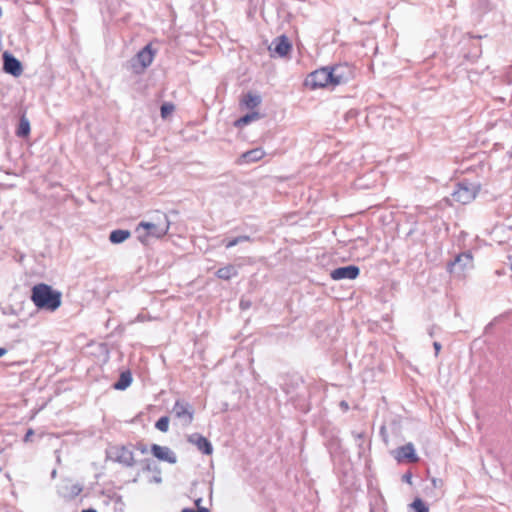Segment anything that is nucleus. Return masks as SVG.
Instances as JSON below:
<instances>
[{
  "label": "nucleus",
  "instance_id": "f257e3e1",
  "mask_svg": "<svg viewBox=\"0 0 512 512\" xmlns=\"http://www.w3.org/2000/svg\"><path fill=\"white\" fill-rule=\"evenodd\" d=\"M351 75L352 72L347 65L323 67L310 73L305 85L312 89L323 88L329 85L337 86L346 83Z\"/></svg>",
  "mask_w": 512,
  "mask_h": 512
},
{
  "label": "nucleus",
  "instance_id": "f03ea898",
  "mask_svg": "<svg viewBox=\"0 0 512 512\" xmlns=\"http://www.w3.org/2000/svg\"><path fill=\"white\" fill-rule=\"evenodd\" d=\"M61 297L59 291L44 283L34 285L31 290V301L40 310L56 311L61 306Z\"/></svg>",
  "mask_w": 512,
  "mask_h": 512
},
{
  "label": "nucleus",
  "instance_id": "7ed1b4c3",
  "mask_svg": "<svg viewBox=\"0 0 512 512\" xmlns=\"http://www.w3.org/2000/svg\"><path fill=\"white\" fill-rule=\"evenodd\" d=\"M170 221L165 214L158 216L156 222H140L136 227L138 240L144 244H150L152 239H159L168 233Z\"/></svg>",
  "mask_w": 512,
  "mask_h": 512
},
{
  "label": "nucleus",
  "instance_id": "20e7f679",
  "mask_svg": "<svg viewBox=\"0 0 512 512\" xmlns=\"http://www.w3.org/2000/svg\"><path fill=\"white\" fill-rule=\"evenodd\" d=\"M481 185L478 182L463 180L456 185L455 190L451 194L454 202L460 204L471 203L480 191Z\"/></svg>",
  "mask_w": 512,
  "mask_h": 512
},
{
  "label": "nucleus",
  "instance_id": "39448f33",
  "mask_svg": "<svg viewBox=\"0 0 512 512\" xmlns=\"http://www.w3.org/2000/svg\"><path fill=\"white\" fill-rule=\"evenodd\" d=\"M172 414L183 426H189L194 419V409L191 404L184 400H177L172 408Z\"/></svg>",
  "mask_w": 512,
  "mask_h": 512
},
{
  "label": "nucleus",
  "instance_id": "423d86ee",
  "mask_svg": "<svg viewBox=\"0 0 512 512\" xmlns=\"http://www.w3.org/2000/svg\"><path fill=\"white\" fill-rule=\"evenodd\" d=\"M153 59H154V53L151 49V46L146 45L131 60L132 68L136 72L143 71L145 68H147L152 63Z\"/></svg>",
  "mask_w": 512,
  "mask_h": 512
},
{
  "label": "nucleus",
  "instance_id": "0eeeda50",
  "mask_svg": "<svg viewBox=\"0 0 512 512\" xmlns=\"http://www.w3.org/2000/svg\"><path fill=\"white\" fill-rule=\"evenodd\" d=\"M473 267V258L470 253H463L458 255L453 262L448 265V271L458 275H463L464 272Z\"/></svg>",
  "mask_w": 512,
  "mask_h": 512
},
{
  "label": "nucleus",
  "instance_id": "6e6552de",
  "mask_svg": "<svg viewBox=\"0 0 512 512\" xmlns=\"http://www.w3.org/2000/svg\"><path fill=\"white\" fill-rule=\"evenodd\" d=\"M3 69L6 73L11 74L14 77H18L22 74L23 68L21 62L16 59L13 55L8 52L3 54Z\"/></svg>",
  "mask_w": 512,
  "mask_h": 512
},
{
  "label": "nucleus",
  "instance_id": "1a4fd4ad",
  "mask_svg": "<svg viewBox=\"0 0 512 512\" xmlns=\"http://www.w3.org/2000/svg\"><path fill=\"white\" fill-rule=\"evenodd\" d=\"M269 49L272 53L284 57L290 52L291 43L285 35H281L272 41Z\"/></svg>",
  "mask_w": 512,
  "mask_h": 512
},
{
  "label": "nucleus",
  "instance_id": "9d476101",
  "mask_svg": "<svg viewBox=\"0 0 512 512\" xmlns=\"http://www.w3.org/2000/svg\"><path fill=\"white\" fill-rule=\"evenodd\" d=\"M151 452L161 461H166L170 464H175L177 462L176 454L169 447L153 444L151 446Z\"/></svg>",
  "mask_w": 512,
  "mask_h": 512
},
{
  "label": "nucleus",
  "instance_id": "9b49d317",
  "mask_svg": "<svg viewBox=\"0 0 512 512\" xmlns=\"http://www.w3.org/2000/svg\"><path fill=\"white\" fill-rule=\"evenodd\" d=\"M359 268L354 265L339 267L331 271V278L334 280L355 279L359 275Z\"/></svg>",
  "mask_w": 512,
  "mask_h": 512
},
{
  "label": "nucleus",
  "instance_id": "f8f14e48",
  "mask_svg": "<svg viewBox=\"0 0 512 512\" xmlns=\"http://www.w3.org/2000/svg\"><path fill=\"white\" fill-rule=\"evenodd\" d=\"M188 442L195 445L203 454L211 455L213 452V447L210 441L198 433L189 435Z\"/></svg>",
  "mask_w": 512,
  "mask_h": 512
},
{
  "label": "nucleus",
  "instance_id": "ddd939ff",
  "mask_svg": "<svg viewBox=\"0 0 512 512\" xmlns=\"http://www.w3.org/2000/svg\"><path fill=\"white\" fill-rule=\"evenodd\" d=\"M396 458L399 461L407 460L409 462H417L418 456L415 453V448L412 443H408L397 450Z\"/></svg>",
  "mask_w": 512,
  "mask_h": 512
},
{
  "label": "nucleus",
  "instance_id": "4468645a",
  "mask_svg": "<svg viewBox=\"0 0 512 512\" xmlns=\"http://www.w3.org/2000/svg\"><path fill=\"white\" fill-rule=\"evenodd\" d=\"M82 486L79 483L72 481H66L60 490L61 495L64 498L73 499L82 492Z\"/></svg>",
  "mask_w": 512,
  "mask_h": 512
},
{
  "label": "nucleus",
  "instance_id": "2eb2a0df",
  "mask_svg": "<svg viewBox=\"0 0 512 512\" xmlns=\"http://www.w3.org/2000/svg\"><path fill=\"white\" fill-rule=\"evenodd\" d=\"M261 102L262 98L259 94L249 92L242 97L240 100V105L246 109L255 111L254 109L258 107Z\"/></svg>",
  "mask_w": 512,
  "mask_h": 512
},
{
  "label": "nucleus",
  "instance_id": "dca6fc26",
  "mask_svg": "<svg viewBox=\"0 0 512 512\" xmlns=\"http://www.w3.org/2000/svg\"><path fill=\"white\" fill-rule=\"evenodd\" d=\"M265 152L261 148H255L242 154V161L245 163L256 162L262 159Z\"/></svg>",
  "mask_w": 512,
  "mask_h": 512
},
{
  "label": "nucleus",
  "instance_id": "f3484780",
  "mask_svg": "<svg viewBox=\"0 0 512 512\" xmlns=\"http://www.w3.org/2000/svg\"><path fill=\"white\" fill-rule=\"evenodd\" d=\"M260 118H261V115H260L259 112L251 111L250 113H248V114L244 115L243 117L237 119L234 122V126L238 127V128H242V127L250 124L251 122L259 120Z\"/></svg>",
  "mask_w": 512,
  "mask_h": 512
},
{
  "label": "nucleus",
  "instance_id": "a211bd4d",
  "mask_svg": "<svg viewBox=\"0 0 512 512\" xmlns=\"http://www.w3.org/2000/svg\"><path fill=\"white\" fill-rule=\"evenodd\" d=\"M216 275L223 280H229L237 275V269L233 265H227L217 270Z\"/></svg>",
  "mask_w": 512,
  "mask_h": 512
},
{
  "label": "nucleus",
  "instance_id": "6ab92c4d",
  "mask_svg": "<svg viewBox=\"0 0 512 512\" xmlns=\"http://www.w3.org/2000/svg\"><path fill=\"white\" fill-rule=\"evenodd\" d=\"M130 237V232L128 230H114L110 233L109 240L114 244H119L124 242Z\"/></svg>",
  "mask_w": 512,
  "mask_h": 512
},
{
  "label": "nucleus",
  "instance_id": "aec40b11",
  "mask_svg": "<svg viewBox=\"0 0 512 512\" xmlns=\"http://www.w3.org/2000/svg\"><path fill=\"white\" fill-rule=\"evenodd\" d=\"M131 382V373L129 371H126L121 373L119 380L113 386L117 390H125L127 387L130 386Z\"/></svg>",
  "mask_w": 512,
  "mask_h": 512
},
{
  "label": "nucleus",
  "instance_id": "412c9836",
  "mask_svg": "<svg viewBox=\"0 0 512 512\" xmlns=\"http://www.w3.org/2000/svg\"><path fill=\"white\" fill-rule=\"evenodd\" d=\"M29 133H30V122L25 116H22L20 118L16 134L19 137H27L29 135Z\"/></svg>",
  "mask_w": 512,
  "mask_h": 512
},
{
  "label": "nucleus",
  "instance_id": "4be33fe9",
  "mask_svg": "<svg viewBox=\"0 0 512 512\" xmlns=\"http://www.w3.org/2000/svg\"><path fill=\"white\" fill-rule=\"evenodd\" d=\"M118 461L126 466H132L134 464L133 455L126 448H121V454L118 456Z\"/></svg>",
  "mask_w": 512,
  "mask_h": 512
},
{
  "label": "nucleus",
  "instance_id": "5701e85b",
  "mask_svg": "<svg viewBox=\"0 0 512 512\" xmlns=\"http://www.w3.org/2000/svg\"><path fill=\"white\" fill-rule=\"evenodd\" d=\"M246 241H251L250 236H247V235L238 236V237H235V238L225 242V247L226 248H231V247H234L235 245H237V244H239L241 242H246Z\"/></svg>",
  "mask_w": 512,
  "mask_h": 512
},
{
  "label": "nucleus",
  "instance_id": "b1692460",
  "mask_svg": "<svg viewBox=\"0 0 512 512\" xmlns=\"http://www.w3.org/2000/svg\"><path fill=\"white\" fill-rule=\"evenodd\" d=\"M169 421V417L167 416L160 417L157 420L155 427L161 432H167L169 429Z\"/></svg>",
  "mask_w": 512,
  "mask_h": 512
},
{
  "label": "nucleus",
  "instance_id": "393cba45",
  "mask_svg": "<svg viewBox=\"0 0 512 512\" xmlns=\"http://www.w3.org/2000/svg\"><path fill=\"white\" fill-rule=\"evenodd\" d=\"M412 508L415 510V512H428V507L425 505V503L417 498L413 501L411 504Z\"/></svg>",
  "mask_w": 512,
  "mask_h": 512
},
{
  "label": "nucleus",
  "instance_id": "a878e982",
  "mask_svg": "<svg viewBox=\"0 0 512 512\" xmlns=\"http://www.w3.org/2000/svg\"><path fill=\"white\" fill-rule=\"evenodd\" d=\"M174 111V105L171 103H164L161 106V116L162 118H167Z\"/></svg>",
  "mask_w": 512,
  "mask_h": 512
},
{
  "label": "nucleus",
  "instance_id": "bb28decb",
  "mask_svg": "<svg viewBox=\"0 0 512 512\" xmlns=\"http://www.w3.org/2000/svg\"><path fill=\"white\" fill-rule=\"evenodd\" d=\"M402 480L408 484H412V475L410 473H406L402 476Z\"/></svg>",
  "mask_w": 512,
  "mask_h": 512
},
{
  "label": "nucleus",
  "instance_id": "cd10ccee",
  "mask_svg": "<svg viewBox=\"0 0 512 512\" xmlns=\"http://www.w3.org/2000/svg\"><path fill=\"white\" fill-rule=\"evenodd\" d=\"M34 431L32 429H29L24 437V441L28 442L30 438L33 436Z\"/></svg>",
  "mask_w": 512,
  "mask_h": 512
},
{
  "label": "nucleus",
  "instance_id": "c85d7f7f",
  "mask_svg": "<svg viewBox=\"0 0 512 512\" xmlns=\"http://www.w3.org/2000/svg\"><path fill=\"white\" fill-rule=\"evenodd\" d=\"M181 512H209L206 508H200L197 511L193 509H183Z\"/></svg>",
  "mask_w": 512,
  "mask_h": 512
},
{
  "label": "nucleus",
  "instance_id": "c756f323",
  "mask_svg": "<svg viewBox=\"0 0 512 512\" xmlns=\"http://www.w3.org/2000/svg\"><path fill=\"white\" fill-rule=\"evenodd\" d=\"M433 346H434V349H435V354L438 355V353H439V351L441 349V344L439 342H434Z\"/></svg>",
  "mask_w": 512,
  "mask_h": 512
},
{
  "label": "nucleus",
  "instance_id": "7c9ffc66",
  "mask_svg": "<svg viewBox=\"0 0 512 512\" xmlns=\"http://www.w3.org/2000/svg\"><path fill=\"white\" fill-rule=\"evenodd\" d=\"M161 481H162V478L160 475L153 476V478L151 480V482H154V483H161Z\"/></svg>",
  "mask_w": 512,
  "mask_h": 512
},
{
  "label": "nucleus",
  "instance_id": "2f4dec72",
  "mask_svg": "<svg viewBox=\"0 0 512 512\" xmlns=\"http://www.w3.org/2000/svg\"><path fill=\"white\" fill-rule=\"evenodd\" d=\"M6 353H7V349H6V348L1 347V348H0V357L4 356Z\"/></svg>",
  "mask_w": 512,
  "mask_h": 512
},
{
  "label": "nucleus",
  "instance_id": "473e14b6",
  "mask_svg": "<svg viewBox=\"0 0 512 512\" xmlns=\"http://www.w3.org/2000/svg\"><path fill=\"white\" fill-rule=\"evenodd\" d=\"M240 305L242 308H247L249 306V304L246 303L244 300H241Z\"/></svg>",
  "mask_w": 512,
  "mask_h": 512
},
{
  "label": "nucleus",
  "instance_id": "72a5a7b5",
  "mask_svg": "<svg viewBox=\"0 0 512 512\" xmlns=\"http://www.w3.org/2000/svg\"><path fill=\"white\" fill-rule=\"evenodd\" d=\"M82 512H97V511L95 509L90 508V509H85Z\"/></svg>",
  "mask_w": 512,
  "mask_h": 512
},
{
  "label": "nucleus",
  "instance_id": "f704fd0d",
  "mask_svg": "<svg viewBox=\"0 0 512 512\" xmlns=\"http://www.w3.org/2000/svg\"><path fill=\"white\" fill-rule=\"evenodd\" d=\"M341 406H342V407H345V409H347V408H348V405H347L345 402H341Z\"/></svg>",
  "mask_w": 512,
  "mask_h": 512
},
{
  "label": "nucleus",
  "instance_id": "c9c22d12",
  "mask_svg": "<svg viewBox=\"0 0 512 512\" xmlns=\"http://www.w3.org/2000/svg\"><path fill=\"white\" fill-rule=\"evenodd\" d=\"M56 473H57L56 470L52 471V473H51L52 478H54L56 476Z\"/></svg>",
  "mask_w": 512,
  "mask_h": 512
},
{
  "label": "nucleus",
  "instance_id": "e433bc0d",
  "mask_svg": "<svg viewBox=\"0 0 512 512\" xmlns=\"http://www.w3.org/2000/svg\"><path fill=\"white\" fill-rule=\"evenodd\" d=\"M137 321H143V318H142V316H141V315H139V316L137 317Z\"/></svg>",
  "mask_w": 512,
  "mask_h": 512
},
{
  "label": "nucleus",
  "instance_id": "4c0bfd02",
  "mask_svg": "<svg viewBox=\"0 0 512 512\" xmlns=\"http://www.w3.org/2000/svg\"><path fill=\"white\" fill-rule=\"evenodd\" d=\"M509 259L511 260V270H512V256H509Z\"/></svg>",
  "mask_w": 512,
  "mask_h": 512
},
{
  "label": "nucleus",
  "instance_id": "58836bf2",
  "mask_svg": "<svg viewBox=\"0 0 512 512\" xmlns=\"http://www.w3.org/2000/svg\"><path fill=\"white\" fill-rule=\"evenodd\" d=\"M141 452H142V453H145V452H146V449H145V448H142V449H141Z\"/></svg>",
  "mask_w": 512,
  "mask_h": 512
},
{
  "label": "nucleus",
  "instance_id": "ea45409f",
  "mask_svg": "<svg viewBox=\"0 0 512 512\" xmlns=\"http://www.w3.org/2000/svg\"><path fill=\"white\" fill-rule=\"evenodd\" d=\"M200 502H201V499H198V500L196 501V504L198 505Z\"/></svg>",
  "mask_w": 512,
  "mask_h": 512
}]
</instances>
